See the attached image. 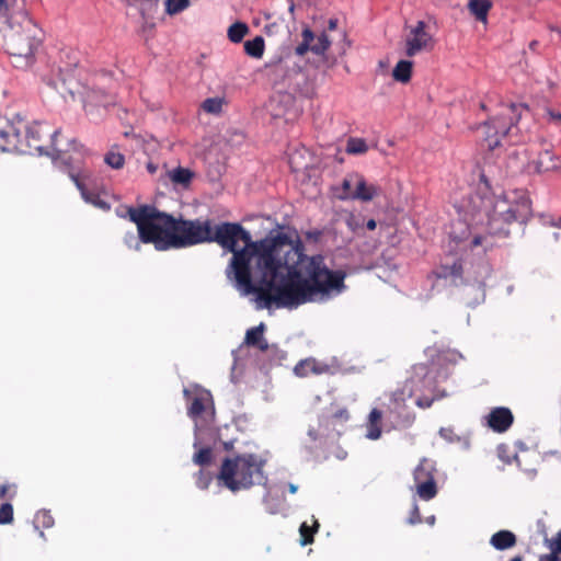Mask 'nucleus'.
<instances>
[{
  "label": "nucleus",
  "mask_w": 561,
  "mask_h": 561,
  "mask_svg": "<svg viewBox=\"0 0 561 561\" xmlns=\"http://www.w3.org/2000/svg\"><path fill=\"white\" fill-rule=\"evenodd\" d=\"M368 150L366 141L362 138H350L346 145V152L351 154L365 153Z\"/></svg>",
  "instance_id": "30"
},
{
  "label": "nucleus",
  "mask_w": 561,
  "mask_h": 561,
  "mask_svg": "<svg viewBox=\"0 0 561 561\" xmlns=\"http://www.w3.org/2000/svg\"><path fill=\"white\" fill-rule=\"evenodd\" d=\"M249 33V26L243 22H236L228 28V38L232 43H240Z\"/></svg>",
  "instance_id": "27"
},
{
  "label": "nucleus",
  "mask_w": 561,
  "mask_h": 561,
  "mask_svg": "<svg viewBox=\"0 0 561 561\" xmlns=\"http://www.w3.org/2000/svg\"><path fill=\"white\" fill-rule=\"evenodd\" d=\"M147 171L150 173V174H154L158 170V165L154 164L153 162H148L147 165Z\"/></svg>",
  "instance_id": "45"
},
{
  "label": "nucleus",
  "mask_w": 561,
  "mask_h": 561,
  "mask_svg": "<svg viewBox=\"0 0 561 561\" xmlns=\"http://www.w3.org/2000/svg\"><path fill=\"white\" fill-rule=\"evenodd\" d=\"M327 370L328 366L318 363L314 358L302 359L294 368V371L298 377H307L310 374L320 375Z\"/></svg>",
  "instance_id": "18"
},
{
  "label": "nucleus",
  "mask_w": 561,
  "mask_h": 561,
  "mask_svg": "<svg viewBox=\"0 0 561 561\" xmlns=\"http://www.w3.org/2000/svg\"><path fill=\"white\" fill-rule=\"evenodd\" d=\"M512 126L513 118L508 116V113H502L500 116L485 123L483 127L489 148H496L500 145V138L506 136Z\"/></svg>",
  "instance_id": "12"
},
{
  "label": "nucleus",
  "mask_w": 561,
  "mask_h": 561,
  "mask_svg": "<svg viewBox=\"0 0 561 561\" xmlns=\"http://www.w3.org/2000/svg\"><path fill=\"white\" fill-rule=\"evenodd\" d=\"M539 46V42L534 39L529 43L528 45V48L531 50V51H537V48Z\"/></svg>",
  "instance_id": "49"
},
{
  "label": "nucleus",
  "mask_w": 561,
  "mask_h": 561,
  "mask_svg": "<svg viewBox=\"0 0 561 561\" xmlns=\"http://www.w3.org/2000/svg\"><path fill=\"white\" fill-rule=\"evenodd\" d=\"M289 12L291 14H294V11H295V3L291 1L290 4H289V8H288Z\"/></svg>",
  "instance_id": "54"
},
{
  "label": "nucleus",
  "mask_w": 561,
  "mask_h": 561,
  "mask_svg": "<svg viewBox=\"0 0 561 561\" xmlns=\"http://www.w3.org/2000/svg\"><path fill=\"white\" fill-rule=\"evenodd\" d=\"M23 119L0 118V150L25 154L22 145Z\"/></svg>",
  "instance_id": "11"
},
{
  "label": "nucleus",
  "mask_w": 561,
  "mask_h": 561,
  "mask_svg": "<svg viewBox=\"0 0 561 561\" xmlns=\"http://www.w3.org/2000/svg\"><path fill=\"white\" fill-rule=\"evenodd\" d=\"M486 425L495 433H505L514 423V415L506 407L491 409L486 415Z\"/></svg>",
  "instance_id": "14"
},
{
  "label": "nucleus",
  "mask_w": 561,
  "mask_h": 561,
  "mask_svg": "<svg viewBox=\"0 0 561 561\" xmlns=\"http://www.w3.org/2000/svg\"><path fill=\"white\" fill-rule=\"evenodd\" d=\"M209 242L232 253L227 274L244 295H256L259 308H294L346 288L344 271L329 268L321 254H305L304 243L286 233L253 241L240 224L221 222L211 227Z\"/></svg>",
  "instance_id": "1"
},
{
  "label": "nucleus",
  "mask_w": 561,
  "mask_h": 561,
  "mask_svg": "<svg viewBox=\"0 0 561 561\" xmlns=\"http://www.w3.org/2000/svg\"><path fill=\"white\" fill-rule=\"evenodd\" d=\"M381 419L382 412L378 409H373L369 413L367 424V437L370 439H378L381 435Z\"/></svg>",
  "instance_id": "22"
},
{
  "label": "nucleus",
  "mask_w": 561,
  "mask_h": 561,
  "mask_svg": "<svg viewBox=\"0 0 561 561\" xmlns=\"http://www.w3.org/2000/svg\"><path fill=\"white\" fill-rule=\"evenodd\" d=\"M213 451L210 448L205 447L201 448L197 453H195L193 460L198 466H207L211 462Z\"/></svg>",
  "instance_id": "36"
},
{
  "label": "nucleus",
  "mask_w": 561,
  "mask_h": 561,
  "mask_svg": "<svg viewBox=\"0 0 561 561\" xmlns=\"http://www.w3.org/2000/svg\"><path fill=\"white\" fill-rule=\"evenodd\" d=\"M382 190L379 185L368 183L362 174H358L356 187L354 188V194H352L351 196L353 197V199L370 202L375 197L380 196Z\"/></svg>",
  "instance_id": "15"
},
{
  "label": "nucleus",
  "mask_w": 561,
  "mask_h": 561,
  "mask_svg": "<svg viewBox=\"0 0 561 561\" xmlns=\"http://www.w3.org/2000/svg\"><path fill=\"white\" fill-rule=\"evenodd\" d=\"M352 221H353V220H350V221H348V226H350L353 230H355V227L353 226V222H352Z\"/></svg>",
  "instance_id": "57"
},
{
  "label": "nucleus",
  "mask_w": 561,
  "mask_h": 561,
  "mask_svg": "<svg viewBox=\"0 0 561 561\" xmlns=\"http://www.w3.org/2000/svg\"><path fill=\"white\" fill-rule=\"evenodd\" d=\"M554 542L561 543V529L557 533L554 537L551 538Z\"/></svg>",
  "instance_id": "51"
},
{
  "label": "nucleus",
  "mask_w": 561,
  "mask_h": 561,
  "mask_svg": "<svg viewBox=\"0 0 561 561\" xmlns=\"http://www.w3.org/2000/svg\"><path fill=\"white\" fill-rule=\"evenodd\" d=\"M126 214L136 224L140 241L153 243L159 250L185 248L210 239V220L175 219L149 205L127 207Z\"/></svg>",
  "instance_id": "2"
},
{
  "label": "nucleus",
  "mask_w": 561,
  "mask_h": 561,
  "mask_svg": "<svg viewBox=\"0 0 561 561\" xmlns=\"http://www.w3.org/2000/svg\"><path fill=\"white\" fill-rule=\"evenodd\" d=\"M359 173H351L342 182V192L339 194L340 199H353L351 196L354 194V188L356 187L357 178Z\"/></svg>",
  "instance_id": "28"
},
{
  "label": "nucleus",
  "mask_w": 561,
  "mask_h": 561,
  "mask_svg": "<svg viewBox=\"0 0 561 561\" xmlns=\"http://www.w3.org/2000/svg\"><path fill=\"white\" fill-rule=\"evenodd\" d=\"M61 133L51 129L46 123L34 122L26 124L23 121L22 145L25 154L37 152L39 154H48L54 159L61 160L69 165L77 161L78 157H85L88 151L82 145L76 140L60 139Z\"/></svg>",
  "instance_id": "3"
},
{
  "label": "nucleus",
  "mask_w": 561,
  "mask_h": 561,
  "mask_svg": "<svg viewBox=\"0 0 561 561\" xmlns=\"http://www.w3.org/2000/svg\"><path fill=\"white\" fill-rule=\"evenodd\" d=\"M77 159V161L68 165V173L77 188L80 191L82 198L87 203H90L102 210H110V204L104 201L100 194L89 191L87 187V183L91 181L92 174L88 169L81 165L84 157H78Z\"/></svg>",
  "instance_id": "8"
},
{
  "label": "nucleus",
  "mask_w": 561,
  "mask_h": 561,
  "mask_svg": "<svg viewBox=\"0 0 561 561\" xmlns=\"http://www.w3.org/2000/svg\"><path fill=\"white\" fill-rule=\"evenodd\" d=\"M484 238L482 236H474L473 239L470 242L471 249L481 245Z\"/></svg>",
  "instance_id": "44"
},
{
  "label": "nucleus",
  "mask_w": 561,
  "mask_h": 561,
  "mask_svg": "<svg viewBox=\"0 0 561 561\" xmlns=\"http://www.w3.org/2000/svg\"><path fill=\"white\" fill-rule=\"evenodd\" d=\"M4 9H7V2L5 0H0V12Z\"/></svg>",
  "instance_id": "53"
},
{
  "label": "nucleus",
  "mask_w": 561,
  "mask_h": 561,
  "mask_svg": "<svg viewBox=\"0 0 561 561\" xmlns=\"http://www.w3.org/2000/svg\"><path fill=\"white\" fill-rule=\"evenodd\" d=\"M301 36V43L295 48L297 56L302 57L309 50L316 55H323L330 48L331 42L325 33L320 34L317 42H314V33L309 27H306L302 30Z\"/></svg>",
  "instance_id": "13"
},
{
  "label": "nucleus",
  "mask_w": 561,
  "mask_h": 561,
  "mask_svg": "<svg viewBox=\"0 0 561 561\" xmlns=\"http://www.w3.org/2000/svg\"><path fill=\"white\" fill-rule=\"evenodd\" d=\"M350 417L348 411L346 409H340L335 411L330 419L331 420H339V421H347Z\"/></svg>",
  "instance_id": "39"
},
{
  "label": "nucleus",
  "mask_w": 561,
  "mask_h": 561,
  "mask_svg": "<svg viewBox=\"0 0 561 561\" xmlns=\"http://www.w3.org/2000/svg\"><path fill=\"white\" fill-rule=\"evenodd\" d=\"M104 161L107 165L116 170L122 169L125 164L124 156L114 150H111L105 154Z\"/></svg>",
  "instance_id": "31"
},
{
  "label": "nucleus",
  "mask_w": 561,
  "mask_h": 561,
  "mask_svg": "<svg viewBox=\"0 0 561 561\" xmlns=\"http://www.w3.org/2000/svg\"><path fill=\"white\" fill-rule=\"evenodd\" d=\"M265 324L261 322L259 325L249 329L245 333L244 343L248 346L255 347L262 352L268 350V343L264 337Z\"/></svg>",
  "instance_id": "16"
},
{
  "label": "nucleus",
  "mask_w": 561,
  "mask_h": 561,
  "mask_svg": "<svg viewBox=\"0 0 561 561\" xmlns=\"http://www.w3.org/2000/svg\"><path fill=\"white\" fill-rule=\"evenodd\" d=\"M266 459L257 454L245 453L224 459L217 480L231 492L248 490L267 481L264 471Z\"/></svg>",
  "instance_id": "4"
},
{
  "label": "nucleus",
  "mask_w": 561,
  "mask_h": 561,
  "mask_svg": "<svg viewBox=\"0 0 561 561\" xmlns=\"http://www.w3.org/2000/svg\"><path fill=\"white\" fill-rule=\"evenodd\" d=\"M472 218L483 224L486 219V226L491 234L508 236V226L517 220H522L524 215L520 213L519 205L508 202L506 198H493L480 195L471 196Z\"/></svg>",
  "instance_id": "6"
},
{
  "label": "nucleus",
  "mask_w": 561,
  "mask_h": 561,
  "mask_svg": "<svg viewBox=\"0 0 561 561\" xmlns=\"http://www.w3.org/2000/svg\"><path fill=\"white\" fill-rule=\"evenodd\" d=\"M211 480L213 478L210 473L205 472L204 470H199L198 473L196 474V485L201 490H206L209 486Z\"/></svg>",
  "instance_id": "38"
},
{
  "label": "nucleus",
  "mask_w": 561,
  "mask_h": 561,
  "mask_svg": "<svg viewBox=\"0 0 561 561\" xmlns=\"http://www.w3.org/2000/svg\"><path fill=\"white\" fill-rule=\"evenodd\" d=\"M492 8V2L490 0H470L468 3V9L470 13L476 18L477 21L486 23L488 14Z\"/></svg>",
  "instance_id": "19"
},
{
  "label": "nucleus",
  "mask_w": 561,
  "mask_h": 561,
  "mask_svg": "<svg viewBox=\"0 0 561 561\" xmlns=\"http://www.w3.org/2000/svg\"><path fill=\"white\" fill-rule=\"evenodd\" d=\"M510 561H522V558L520 557H515V558L511 559Z\"/></svg>",
  "instance_id": "56"
},
{
  "label": "nucleus",
  "mask_w": 561,
  "mask_h": 561,
  "mask_svg": "<svg viewBox=\"0 0 561 561\" xmlns=\"http://www.w3.org/2000/svg\"><path fill=\"white\" fill-rule=\"evenodd\" d=\"M328 27L330 31H333L337 27V20L336 19H330Z\"/></svg>",
  "instance_id": "47"
},
{
  "label": "nucleus",
  "mask_w": 561,
  "mask_h": 561,
  "mask_svg": "<svg viewBox=\"0 0 561 561\" xmlns=\"http://www.w3.org/2000/svg\"><path fill=\"white\" fill-rule=\"evenodd\" d=\"M514 108H515V106L512 104V105L507 106V107L505 108V111H506V112H508V113H513V112H514Z\"/></svg>",
  "instance_id": "55"
},
{
  "label": "nucleus",
  "mask_w": 561,
  "mask_h": 561,
  "mask_svg": "<svg viewBox=\"0 0 561 561\" xmlns=\"http://www.w3.org/2000/svg\"><path fill=\"white\" fill-rule=\"evenodd\" d=\"M435 47V39L424 21H417L415 25L408 27L404 39V53L408 57H414L423 51H431Z\"/></svg>",
  "instance_id": "10"
},
{
  "label": "nucleus",
  "mask_w": 561,
  "mask_h": 561,
  "mask_svg": "<svg viewBox=\"0 0 561 561\" xmlns=\"http://www.w3.org/2000/svg\"><path fill=\"white\" fill-rule=\"evenodd\" d=\"M319 523L313 517V525L309 526L307 523H302L299 527L300 543L307 546L313 542L314 534L318 531Z\"/></svg>",
  "instance_id": "26"
},
{
  "label": "nucleus",
  "mask_w": 561,
  "mask_h": 561,
  "mask_svg": "<svg viewBox=\"0 0 561 561\" xmlns=\"http://www.w3.org/2000/svg\"><path fill=\"white\" fill-rule=\"evenodd\" d=\"M434 399L428 397H419L415 404L421 409H427L432 405Z\"/></svg>",
  "instance_id": "41"
},
{
  "label": "nucleus",
  "mask_w": 561,
  "mask_h": 561,
  "mask_svg": "<svg viewBox=\"0 0 561 561\" xmlns=\"http://www.w3.org/2000/svg\"><path fill=\"white\" fill-rule=\"evenodd\" d=\"M37 520L42 518V524L45 527H50L53 525V517L47 513H39L36 515Z\"/></svg>",
  "instance_id": "43"
},
{
  "label": "nucleus",
  "mask_w": 561,
  "mask_h": 561,
  "mask_svg": "<svg viewBox=\"0 0 561 561\" xmlns=\"http://www.w3.org/2000/svg\"><path fill=\"white\" fill-rule=\"evenodd\" d=\"M422 522L421 513L419 507L415 505L410 514L409 523L415 525Z\"/></svg>",
  "instance_id": "40"
},
{
  "label": "nucleus",
  "mask_w": 561,
  "mask_h": 561,
  "mask_svg": "<svg viewBox=\"0 0 561 561\" xmlns=\"http://www.w3.org/2000/svg\"><path fill=\"white\" fill-rule=\"evenodd\" d=\"M436 473V463L428 458H422L413 471L416 493L424 501H430L437 495Z\"/></svg>",
  "instance_id": "9"
},
{
  "label": "nucleus",
  "mask_w": 561,
  "mask_h": 561,
  "mask_svg": "<svg viewBox=\"0 0 561 561\" xmlns=\"http://www.w3.org/2000/svg\"><path fill=\"white\" fill-rule=\"evenodd\" d=\"M366 227L368 230H374L376 229L377 227V222L375 219H369L367 222H366Z\"/></svg>",
  "instance_id": "48"
},
{
  "label": "nucleus",
  "mask_w": 561,
  "mask_h": 561,
  "mask_svg": "<svg viewBox=\"0 0 561 561\" xmlns=\"http://www.w3.org/2000/svg\"><path fill=\"white\" fill-rule=\"evenodd\" d=\"M265 43L262 36H255L251 41L244 43V51L253 57L261 58L264 54Z\"/></svg>",
  "instance_id": "25"
},
{
  "label": "nucleus",
  "mask_w": 561,
  "mask_h": 561,
  "mask_svg": "<svg viewBox=\"0 0 561 561\" xmlns=\"http://www.w3.org/2000/svg\"><path fill=\"white\" fill-rule=\"evenodd\" d=\"M434 273L437 278H451L455 280L461 278L462 265L459 261H456L451 265H440Z\"/></svg>",
  "instance_id": "23"
},
{
  "label": "nucleus",
  "mask_w": 561,
  "mask_h": 561,
  "mask_svg": "<svg viewBox=\"0 0 561 561\" xmlns=\"http://www.w3.org/2000/svg\"><path fill=\"white\" fill-rule=\"evenodd\" d=\"M13 520V506L4 503L0 506V524H10Z\"/></svg>",
  "instance_id": "37"
},
{
  "label": "nucleus",
  "mask_w": 561,
  "mask_h": 561,
  "mask_svg": "<svg viewBox=\"0 0 561 561\" xmlns=\"http://www.w3.org/2000/svg\"><path fill=\"white\" fill-rule=\"evenodd\" d=\"M413 62L401 59L397 62L392 70V78L401 83H408L412 77Z\"/></svg>",
  "instance_id": "21"
},
{
  "label": "nucleus",
  "mask_w": 561,
  "mask_h": 561,
  "mask_svg": "<svg viewBox=\"0 0 561 561\" xmlns=\"http://www.w3.org/2000/svg\"><path fill=\"white\" fill-rule=\"evenodd\" d=\"M194 178V173L186 168L178 167L169 172V179L173 184L187 187Z\"/></svg>",
  "instance_id": "24"
},
{
  "label": "nucleus",
  "mask_w": 561,
  "mask_h": 561,
  "mask_svg": "<svg viewBox=\"0 0 561 561\" xmlns=\"http://www.w3.org/2000/svg\"><path fill=\"white\" fill-rule=\"evenodd\" d=\"M419 381L417 376H412L388 393L389 403L386 405V413L397 425L407 426L412 423L414 417L407 411V401L413 397Z\"/></svg>",
  "instance_id": "7"
},
{
  "label": "nucleus",
  "mask_w": 561,
  "mask_h": 561,
  "mask_svg": "<svg viewBox=\"0 0 561 561\" xmlns=\"http://www.w3.org/2000/svg\"><path fill=\"white\" fill-rule=\"evenodd\" d=\"M288 490H289V492H290L291 494H295V493L297 492V490H298V486H297V485H295V484H293V483H290V484L288 485Z\"/></svg>",
  "instance_id": "52"
},
{
  "label": "nucleus",
  "mask_w": 561,
  "mask_h": 561,
  "mask_svg": "<svg viewBox=\"0 0 561 561\" xmlns=\"http://www.w3.org/2000/svg\"><path fill=\"white\" fill-rule=\"evenodd\" d=\"M490 543L497 550H505L515 546L516 536L510 530H500L491 537Z\"/></svg>",
  "instance_id": "20"
},
{
  "label": "nucleus",
  "mask_w": 561,
  "mask_h": 561,
  "mask_svg": "<svg viewBox=\"0 0 561 561\" xmlns=\"http://www.w3.org/2000/svg\"><path fill=\"white\" fill-rule=\"evenodd\" d=\"M222 103L220 98H209L202 103V108L207 113L218 114L221 112Z\"/></svg>",
  "instance_id": "34"
},
{
  "label": "nucleus",
  "mask_w": 561,
  "mask_h": 561,
  "mask_svg": "<svg viewBox=\"0 0 561 561\" xmlns=\"http://www.w3.org/2000/svg\"><path fill=\"white\" fill-rule=\"evenodd\" d=\"M205 396H197L193 399L190 408L188 415L193 419L198 417L205 410Z\"/></svg>",
  "instance_id": "32"
},
{
  "label": "nucleus",
  "mask_w": 561,
  "mask_h": 561,
  "mask_svg": "<svg viewBox=\"0 0 561 561\" xmlns=\"http://www.w3.org/2000/svg\"><path fill=\"white\" fill-rule=\"evenodd\" d=\"M535 168L539 173L558 170L561 169V159L556 157L551 150L543 149L535 161Z\"/></svg>",
  "instance_id": "17"
},
{
  "label": "nucleus",
  "mask_w": 561,
  "mask_h": 561,
  "mask_svg": "<svg viewBox=\"0 0 561 561\" xmlns=\"http://www.w3.org/2000/svg\"><path fill=\"white\" fill-rule=\"evenodd\" d=\"M545 545L550 550V553L540 556L539 561H561V543L554 542L550 538H546Z\"/></svg>",
  "instance_id": "29"
},
{
  "label": "nucleus",
  "mask_w": 561,
  "mask_h": 561,
  "mask_svg": "<svg viewBox=\"0 0 561 561\" xmlns=\"http://www.w3.org/2000/svg\"><path fill=\"white\" fill-rule=\"evenodd\" d=\"M549 30L552 32H556L559 35V37L561 38V28L560 27L554 26V25H549Z\"/></svg>",
  "instance_id": "50"
},
{
  "label": "nucleus",
  "mask_w": 561,
  "mask_h": 561,
  "mask_svg": "<svg viewBox=\"0 0 561 561\" xmlns=\"http://www.w3.org/2000/svg\"><path fill=\"white\" fill-rule=\"evenodd\" d=\"M125 241H126V243H127V245H128V247H131V245H133V242H135L136 244H138V243H137V238H136V236H135L134 233H130V234L128 236V238H126V240H125Z\"/></svg>",
  "instance_id": "46"
},
{
  "label": "nucleus",
  "mask_w": 561,
  "mask_h": 561,
  "mask_svg": "<svg viewBox=\"0 0 561 561\" xmlns=\"http://www.w3.org/2000/svg\"><path fill=\"white\" fill-rule=\"evenodd\" d=\"M9 31L5 34V47L11 56L23 58L25 65L32 62L44 38L42 28L26 11L20 10L9 18Z\"/></svg>",
  "instance_id": "5"
},
{
  "label": "nucleus",
  "mask_w": 561,
  "mask_h": 561,
  "mask_svg": "<svg viewBox=\"0 0 561 561\" xmlns=\"http://www.w3.org/2000/svg\"><path fill=\"white\" fill-rule=\"evenodd\" d=\"M190 5V0H165V11L170 15L178 14Z\"/></svg>",
  "instance_id": "33"
},
{
  "label": "nucleus",
  "mask_w": 561,
  "mask_h": 561,
  "mask_svg": "<svg viewBox=\"0 0 561 561\" xmlns=\"http://www.w3.org/2000/svg\"><path fill=\"white\" fill-rule=\"evenodd\" d=\"M547 116H548L549 122H551L556 125H561V113L554 112L552 110H548Z\"/></svg>",
  "instance_id": "42"
},
{
  "label": "nucleus",
  "mask_w": 561,
  "mask_h": 561,
  "mask_svg": "<svg viewBox=\"0 0 561 561\" xmlns=\"http://www.w3.org/2000/svg\"><path fill=\"white\" fill-rule=\"evenodd\" d=\"M158 10V1L157 0H141L140 1V13L145 20L148 22L151 19V13L157 12Z\"/></svg>",
  "instance_id": "35"
}]
</instances>
